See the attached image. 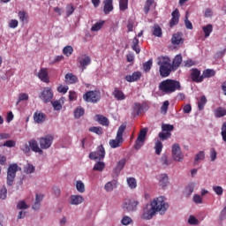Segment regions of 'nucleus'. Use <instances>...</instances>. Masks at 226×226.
Masks as SVG:
<instances>
[{
    "instance_id": "obj_14",
    "label": "nucleus",
    "mask_w": 226,
    "mask_h": 226,
    "mask_svg": "<svg viewBox=\"0 0 226 226\" xmlns=\"http://www.w3.org/2000/svg\"><path fill=\"white\" fill-rule=\"evenodd\" d=\"M78 63L79 64V68L82 69V72L91 64V57L87 55H81L78 57Z\"/></svg>"
},
{
    "instance_id": "obj_18",
    "label": "nucleus",
    "mask_w": 226,
    "mask_h": 226,
    "mask_svg": "<svg viewBox=\"0 0 226 226\" xmlns=\"http://www.w3.org/2000/svg\"><path fill=\"white\" fill-rule=\"evenodd\" d=\"M142 77V72H134L131 75L125 76V80L127 82H137L138 80H140V78Z\"/></svg>"
},
{
    "instance_id": "obj_63",
    "label": "nucleus",
    "mask_w": 226,
    "mask_h": 226,
    "mask_svg": "<svg viewBox=\"0 0 226 226\" xmlns=\"http://www.w3.org/2000/svg\"><path fill=\"white\" fill-rule=\"evenodd\" d=\"M121 222L123 225H130L132 219L129 216H124Z\"/></svg>"
},
{
    "instance_id": "obj_42",
    "label": "nucleus",
    "mask_w": 226,
    "mask_h": 226,
    "mask_svg": "<svg viewBox=\"0 0 226 226\" xmlns=\"http://www.w3.org/2000/svg\"><path fill=\"white\" fill-rule=\"evenodd\" d=\"M104 169H105V162H98L94 166V170H97L98 172H103Z\"/></svg>"
},
{
    "instance_id": "obj_34",
    "label": "nucleus",
    "mask_w": 226,
    "mask_h": 226,
    "mask_svg": "<svg viewBox=\"0 0 226 226\" xmlns=\"http://www.w3.org/2000/svg\"><path fill=\"white\" fill-rule=\"evenodd\" d=\"M86 110L84 109V108L79 106L74 110V117L76 119H80V117H82V116H84Z\"/></svg>"
},
{
    "instance_id": "obj_11",
    "label": "nucleus",
    "mask_w": 226,
    "mask_h": 226,
    "mask_svg": "<svg viewBox=\"0 0 226 226\" xmlns=\"http://www.w3.org/2000/svg\"><path fill=\"white\" fill-rule=\"evenodd\" d=\"M89 158L90 160H103L105 158V148L103 145L99 146L97 152H91Z\"/></svg>"
},
{
    "instance_id": "obj_6",
    "label": "nucleus",
    "mask_w": 226,
    "mask_h": 226,
    "mask_svg": "<svg viewBox=\"0 0 226 226\" xmlns=\"http://www.w3.org/2000/svg\"><path fill=\"white\" fill-rule=\"evenodd\" d=\"M174 132V126L170 124H162V132H159L158 137L160 140H168L172 137V132Z\"/></svg>"
},
{
    "instance_id": "obj_47",
    "label": "nucleus",
    "mask_w": 226,
    "mask_h": 226,
    "mask_svg": "<svg viewBox=\"0 0 226 226\" xmlns=\"http://www.w3.org/2000/svg\"><path fill=\"white\" fill-rule=\"evenodd\" d=\"M89 132H92V133H96V135H102L103 128L93 126L89 128Z\"/></svg>"
},
{
    "instance_id": "obj_10",
    "label": "nucleus",
    "mask_w": 226,
    "mask_h": 226,
    "mask_svg": "<svg viewBox=\"0 0 226 226\" xmlns=\"http://www.w3.org/2000/svg\"><path fill=\"white\" fill-rule=\"evenodd\" d=\"M41 100L44 102V103H49V102H52V98H54V93H52V88L45 87L40 95Z\"/></svg>"
},
{
    "instance_id": "obj_25",
    "label": "nucleus",
    "mask_w": 226,
    "mask_h": 226,
    "mask_svg": "<svg viewBox=\"0 0 226 226\" xmlns=\"http://www.w3.org/2000/svg\"><path fill=\"white\" fill-rule=\"evenodd\" d=\"M84 202V197L81 195H72L70 204L72 206H79V204H82Z\"/></svg>"
},
{
    "instance_id": "obj_15",
    "label": "nucleus",
    "mask_w": 226,
    "mask_h": 226,
    "mask_svg": "<svg viewBox=\"0 0 226 226\" xmlns=\"http://www.w3.org/2000/svg\"><path fill=\"white\" fill-rule=\"evenodd\" d=\"M191 79H192V82H196V83H200L204 80L203 76L200 75V70H199L197 68L192 69Z\"/></svg>"
},
{
    "instance_id": "obj_7",
    "label": "nucleus",
    "mask_w": 226,
    "mask_h": 226,
    "mask_svg": "<svg viewBox=\"0 0 226 226\" xmlns=\"http://www.w3.org/2000/svg\"><path fill=\"white\" fill-rule=\"evenodd\" d=\"M19 170V165L11 164L8 168L7 171V185L11 186L15 181L17 171Z\"/></svg>"
},
{
    "instance_id": "obj_55",
    "label": "nucleus",
    "mask_w": 226,
    "mask_h": 226,
    "mask_svg": "<svg viewBox=\"0 0 226 226\" xmlns=\"http://www.w3.org/2000/svg\"><path fill=\"white\" fill-rule=\"evenodd\" d=\"M213 190L216 195H223V188L220 185L213 186Z\"/></svg>"
},
{
    "instance_id": "obj_56",
    "label": "nucleus",
    "mask_w": 226,
    "mask_h": 226,
    "mask_svg": "<svg viewBox=\"0 0 226 226\" xmlns=\"http://www.w3.org/2000/svg\"><path fill=\"white\" fill-rule=\"evenodd\" d=\"M9 27L11 29H16V27H19V20L11 19L10 22H9Z\"/></svg>"
},
{
    "instance_id": "obj_21",
    "label": "nucleus",
    "mask_w": 226,
    "mask_h": 226,
    "mask_svg": "<svg viewBox=\"0 0 226 226\" xmlns=\"http://www.w3.org/2000/svg\"><path fill=\"white\" fill-rule=\"evenodd\" d=\"M112 95L117 100V102H123V100H126V95H124V93H123L121 89L117 87L114 88Z\"/></svg>"
},
{
    "instance_id": "obj_38",
    "label": "nucleus",
    "mask_w": 226,
    "mask_h": 226,
    "mask_svg": "<svg viewBox=\"0 0 226 226\" xmlns=\"http://www.w3.org/2000/svg\"><path fill=\"white\" fill-rule=\"evenodd\" d=\"M116 180L108 182L105 185H104V190H106V192H112V190H114V188H116Z\"/></svg>"
},
{
    "instance_id": "obj_51",
    "label": "nucleus",
    "mask_w": 226,
    "mask_h": 226,
    "mask_svg": "<svg viewBox=\"0 0 226 226\" xmlns=\"http://www.w3.org/2000/svg\"><path fill=\"white\" fill-rule=\"evenodd\" d=\"M103 24H105V21L95 23L91 27V31H100V29H102V27H103Z\"/></svg>"
},
{
    "instance_id": "obj_3",
    "label": "nucleus",
    "mask_w": 226,
    "mask_h": 226,
    "mask_svg": "<svg viewBox=\"0 0 226 226\" xmlns=\"http://www.w3.org/2000/svg\"><path fill=\"white\" fill-rule=\"evenodd\" d=\"M158 65L160 66L159 73L162 79L169 77L172 73V70H174L172 64H170V58L169 57L163 56L159 58Z\"/></svg>"
},
{
    "instance_id": "obj_64",
    "label": "nucleus",
    "mask_w": 226,
    "mask_h": 226,
    "mask_svg": "<svg viewBox=\"0 0 226 226\" xmlns=\"http://www.w3.org/2000/svg\"><path fill=\"white\" fill-rule=\"evenodd\" d=\"M18 209H27L29 206L26 204L24 201H19L17 205Z\"/></svg>"
},
{
    "instance_id": "obj_20",
    "label": "nucleus",
    "mask_w": 226,
    "mask_h": 226,
    "mask_svg": "<svg viewBox=\"0 0 226 226\" xmlns=\"http://www.w3.org/2000/svg\"><path fill=\"white\" fill-rule=\"evenodd\" d=\"M46 119H47V115H45V113L36 111L34 114V120L35 123H37V124H41V123H45Z\"/></svg>"
},
{
    "instance_id": "obj_4",
    "label": "nucleus",
    "mask_w": 226,
    "mask_h": 226,
    "mask_svg": "<svg viewBox=\"0 0 226 226\" xmlns=\"http://www.w3.org/2000/svg\"><path fill=\"white\" fill-rule=\"evenodd\" d=\"M124 130H126V125L125 124L120 125L117 130L116 139L109 140V146L112 149H116L117 147H121L123 142H124V139H123V133H124Z\"/></svg>"
},
{
    "instance_id": "obj_9",
    "label": "nucleus",
    "mask_w": 226,
    "mask_h": 226,
    "mask_svg": "<svg viewBox=\"0 0 226 226\" xmlns=\"http://www.w3.org/2000/svg\"><path fill=\"white\" fill-rule=\"evenodd\" d=\"M52 142H54V136L46 135L39 139V144L41 149H49L50 146H52Z\"/></svg>"
},
{
    "instance_id": "obj_16",
    "label": "nucleus",
    "mask_w": 226,
    "mask_h": 226,
    "mask_svg": "<svg viewBox=\"0 0 226 226\" xmlns=\"http://www.w3.org/2000/svg\"><path fill=\"white\" fill-rule=\"evenodd\" d=\"M38 78L41 82H45V84H49L50 82V78L49 77V69L41 68L38 72Z\"/></svg>"
},
{
    "instance_id": "obj_27",
    "label": "nucleus",
    "mask_w": 226,
    "mask_h": 226,
    "mask_svg": "<svg viewBox=\"0 0 226 226\" xmlns=\"http://www.w3.org/2000/svg\"><path fill=\"white\" fill-rule=\"evenodd\" d=\"M65 82L67 84H77V82H79V78L73 73H67L65 75Z\"/></svg>"
},
{
    "instance_id": "obj_57",
    "label": "nucleus",
    "mask_w": 226,
    "mask_h": 226,
    "mask_svg": "<svg viewBox=\"0 0 226 226\" xmlns=\"http://www.w3.org/2000/svg\"><path fill=\"white\" fill-rule=\"evenodd\" d=\"M7 193H8V189H6V186L2 187L0 191V199L4 200V199H6Z\"/></svg>"
},
{
    "instance_id": "obj_39",
    "label": "nucleus",
    "mask_w": 226,
    "mask_h": 226,
    "mask_svg": "<svg viewBox=\"0 0 226 226\" xmlns=\"http://www.w3.org/2000/svg\"><path fill=\"white\" fill-rule=\"evenodd\" d=\"M215 116V117H223V116H226V109L222 107L217 108Z\"/></svg>"
},
{
    "instance_id": "obj_23",
    "label": "nucleus",
    "mask_w": 226,
    "mask_h": 226,
    "mask_svg": "<svg viewBox=\"0 0 226 226\" xmlns=\"http://www.w3.org/2000/svg\"><path fill=\"white\" fill-rule=\"evenodd\" d=\"M29 146L34 153H39V154H43V150L40 148V147L38 146V141H36V139L30 140Z\"/></svg>"
},
{
    "instance_id": "obj_31",
    "label": "nucleus",
    "mask_w": 226,
    "mask_h": 226,
    "mask_svg": "<svg viewBox=\"0 0 226 226\" xmlns=\"http://www.w3.org/2000/svg\"><path fill=\"white\" fill-rule=\"evenodd\" d=\"M41 200H43V194H36L35 202L33 206V209H34V211H38V209H40Z\"/></svg>"
},
{
    "instance_id": "obj_43",
    "label": "nucleus",
    "mask_w": 226,
    "mask_h": 226,
    "mask_svg": "<svg viewBox=\"0 0 226 226\" xmlns=\"http://www.w3.org/2000/svg\"><path fill=\"white\" fill-rule=\"evenodd\" d=\"M195 190V185L190 184L185 187V195L186 197H190L192 193H193V191Z\"/></svg>"
},
{
    "instance_id": "obj_8",
    "label": "nucleus",
    "mask_w": 226,
    "mask_h": 226,
    "mask_svg": "<svg viewBox=\"0 0 226 226\" xmlns=\"http://www.w3.org/2000/svg\"><path fill=\"white\" fill-rule=\"evenodd\" d=\"M146 137H147V128H143L140 130L138 138L135 141V149H140V147L144 146V142H146Z\"/></svg>"
},
{
    "instance_id": "obj_59",
    "label": "nucleus",
    "mask_w": 226,
    "mask_h": 226,
    "mask_svg": "<svg viewBox=\"0 0 226 226\" xmlns=\"http://www.w3.org/2000/svg\"><path fill=\"white\" fill-rule=\"evenodd\" d=\"M51 103L55 110H61V109H63V106L61 105V102H59V101H55V102H52Z\"/></svg>"
},
{
    "instance_id": "obj_49",
    "label": "nucleus",
    "mask_w": 226,
    "mask_h": 226,
    "mask_svg": "<svg viewBox=\"0 0 226 226\" xmlns=\"http://www.w3.org/2000/svg\"><path fill=\"white\" fill-rule=\"evenodd\" d=\"M154 4V0H147L144 11L146 14L149 13V10H151V6Z\"/></svg>"
},
{
    "instance_id": "obj_41",
    "label": "nucleus",
    "mask_w": 226,
    "mask_h": 226,
    "mask_svg": "<svg viewBox=\"0 0 226 226\" xmlns=\"http://www.w3.org/2000/svg\"><path fill=\"white\" fill-rule=\"evenodd\" d=\"M151 68H153V59H149L148 61L143 64L144 72H151Z\"/></svg>"
},
{
    "instance_id": "obj_29",
    "label": "nucleus",
    "mask_w": 226,
    "mask_h": 226,
    "mask_svg": "<svg viewBox=\"0 0 226 226\" xmlns=\"http://www.w3.org/2000/svg\"><path fill=\"white\" fill-rule=\"evenodd\" d=\"M159 185L162 188H165L169 185V176L167 174H162L159 178Z\"/></svg>"
},
{
    "instance_id": "obj_48",
    "label": "nucleus",
    "mask_w": 226,
    "mask_h": 226,
    "mask_svg": "<svg viewBox=\"0 0 226 226\" xmlns=\"http://www.w3.org/2000/svg\"><path fill=\"white\" fill-rule=\"evenodd\" d=\"M127 8H128V0H119L120 11H126Z\"/></svg>"
},
{
    "instance_id": "obj_58",
    "label": "nucleus",
    "mask_w": 226,
    "mask_h": 226,
    "mask_svg": "<svg viewBox=\"0 0 226 226\" xmlns=\"http://www.w3.org/2000/svg\"><path fill=\"white\" fill-rule=\"evenodd\" d=\"M192 201L194 202V204H202V198L200 195L199 194H195L192 198Z\"/></svg>"
},
{
    "instance_id": "obj_26",
    "label": "nucleus",
    "mask_w": 226,
    "mask_h": 226,
    "mask_svg": "<svg viewBox=\"0 0 226 226\" xmlns=\"http://www.w3.org/2000/svg\"><path fill=\"white\" fill-rule=\"evenodd\" d=\"M152 34L154 36H156L157 38H162V36H163V32L162 31V27H160V25H154L152 28Z\"/></svg>"
},
{
    "instance_id": "obj_40",
    "label": "nucleus",
    "mask_w": 226,
    "mask_h": 226,
    "mask_svg": "<svg viewBox=\"0 0 226 226\" xmlns=\"http://www.w3.org/2000/svg\"><path fill=\"white\" fill-rule=\"evenodd\" d=\"M155 154H162V150L163 149V144L162 141L157 140L154 145Z\"/></svg>"
},
{
    "instance_id": "obj_35",
    "label": "nucleus",
    "mask_w": 226,
    "mask_h": 226,
    "mask_svg": "<svg viewBox=\"0 0 226 226\" xmlns=\"http://www.w3.org/2000/svg\"><path fill=\"white\" fill-rule=\"evenodd\" d=\"M206 103H207V98H206V95H203L200 98V101L198 102L199 110H204V107H206Z\"/></svg>"
},
{
    "instance_id": "obj_37",
    "label": "nucleus",
    "mask_w": 226,
    "mask_h": 226,
    "mask_svg": "<svg viewBox=\"0 0 226 226\" xmlns=\"http://www.w3.org/2000/svg\"><path fill=\"white\" fill-rule=\"evenodd\" d=\"M127 185L131 190H135L137 188V180L134 177L127 178Z\"/></svg>"
},
{
    "instance_id": "obj_33",
    "label": "nucleus",
    "mask_w": 226,
    "mask_h": 226,
    "mask_svg": "<svg viewBox=\"0 0 226 226\" xmlns=\"http://www.w3.org/2000/svg\"><path fill=\"white\" fill-rule=\"evenodd\" d=\"M202 31L205 34V38H209L211 33H213V25L208 24L202 27Z\"/></svg>"
},
{
    "instance_id": "obj_30",
    "label": "nucleus",
    "mask_w": 226,
    "mask_h": 226,
    "mask_svg": "<svg viewBox=\"0 0 226 226\" xmlns=\"http://www.w3.org/2000/svg\"><path fill=\"white\" fill-rule=\"evenodd\" d=\"M96 120L102 126H109L110 124V122H109V118H107V117H103L102 115H96Z\"/></svg>"
},
{
    "instance_id": "obj_53",
    "label": "nucleus",
    "mask_w": 226,
    "mask_h": 226,
    "mask_svg": "<svg viewBox=\"0 0 226 226\" xmlns=\"http://www.w3.org/2000/svg\"><path fill=\"white\" fill-rule=\"evenodd\" d=\"M27 100H29V95L26 93H21L19 95L18 103H20V102H24Z\"/></svg>"
},
{
    "instance_id": "obj_46",
    "label": "nucleus",
    "mask_w": 226,
    "mask_h": 226,
    "mask_svg": "<svg viewBox=\"0 0 226 226\" xmlns=\"http://www.w3.org/2000/svg\"><path fill=\"white\" fill-rule=\"evenodd\" d=\"M63 54L67 57H70L72 54H73V47L72 46H65L63 49Z\"/></svg>"
},
{
    "instance_id": "obj_19",
    "label": "nucleus",
    "mask_w": 226,
    "mask_h": 226,
    "mask_svg": "<svg viewBox=\"0 0 226 226\" xmlns=\"http://www.w3.org/2000/svg\"><path fill=\"white\" fill-rule=\"evenodd\" d=\"M184 41L185 40H183V34L181 32L174 34L171 38L172 45H181V43H184Z\"/></svg>"
},
{
    "instance_id": "obj_12",
    "label": "nucleus",
    "mask_w": 226,
    "mask_h": 226,
    "mask_svg": "<svg viewBox=\"0 0 226 226\" xmlns=\"http://www.w3.org/2000/svg\"><path fill=\"white\" fill-rule=\"evenodd\" d=\"M172 155L175 162H181L183 158H185L183 152H181V147H179V144L176 143L172 146Z\"/></svg>"
},
{
    "instance_id": "obj_2",
    "label": "nucleus",
    "mask_w": 226,
    "mask_h": 226,
    "mask_svg": "<svg viewBox=\"0 0 226 226\" xmlns=\"http://www.w3.org/2000/svg\"><path fill=\"white\" fill-rule=\"evenodd\" d=\"M158 89L163 94H172L176 91H181V83L176 79H167L159 83Z\"/></svg>"
},
{
    "instance_id": "obj_61",
    "label": "nucleus",
    "mask_w": 226,
    "mask_h": 226,
    "mask_svg": "<svg viewBox=\"0 0 226 226\" xmlns=\"http://www.w3.org/2000/svg\"><path fill=\"white\" fill-rule=\"evenodd\" d=\"M69 100H70V102H75L77 100V92L70 91L69 92Z\"/></svg>"
},
{
    "instance_id": "obj_17",
    "label": "nucleus",
    "mask_w": 226,
    "mask_h": 226,
    "mask_svg": "<svg viewBox=\"0 0 226 226\" xmlns=\"http://www.w3.org/2000/svg\"><path fill=\"white\" fill-rule=\"evenodd\" d=\"M171 19L170 21V27H174L179 24V10L176 9L171 13Z\"/></svg>"
},
{
    "instance_id": "obj_32",
    "label": "nucleus",
    "mask_w": 226,
    "mask_h": 226,
    "mask_svg": "<svg viewBox=\"0 0 226 226\" xmlns=\"http://www.w3.org/2000/svg\"><path fill=\"white\" fill-rule=\"evenodd\" d=\"M216 75V72L213 69H207L203 71L202 77L203 80L205 79H211V77H215Z\"/></svg>"
},
{
    "instance_id": "obj_54",
    "label": "nucleus",
    "mask_w": 226,
    "mask_h": 226,
    "mask_svg": "<svg viewBox=\"0 0 226 226\" xmlns=\"http://www.w3.org/2000/svg\"><path fill=\"white\" fill-rule=\"evenodd\" d=\"M221 135L222 138L223 142H226V122H224L221 128Z\"/></svg>"
},
{
    "instance_id": "obj_36",
    "label": "nucleus",
    "mask_w": 226,
    "mask_h": 226,
    "mask_svg": "<svg viewBox=\"0 0 226 226\" xmlns=\"http://www.w3.org/2000/svg\"><path fill=\"white\" fill-rule=\"evenodd\" d=\"M133 110L135 114H137V116H140V114H142V111L144 110V107H142V104H140L139 102H136L134 103Z\"/></svg>"
},
{
    "instance_id": "obj_60",
    "label": "nucleus",
    "mask_w": 226,
    "mask_h": 226,
    "mask_svg": "<svg viewBox=\"0 0 226 226\" xmlns=\"http://www.w3.org/2000/svg\"><path fill=\"white\" fill-rule=\"evenodd\" d=\"M68 89H69L68 86L63 87V85H60L57 87L58 93H63L64 94H66V93H68Z\"/></svg>"
},
{
    "instance_id": "obj_62",
    "label": "nucleus",
    "mask_w": 226,
    "mask_h": 226,
    "mask_svg": "<svg viewBox=\"0 0 226 226\" xmlns=\"http://www.w3.org/2000/svg\"><path fill=\"white\" fill-rule=\"evenodd\" d=\"M4 147H15V141L14 140H7L3 144Z\"/></svg>"
},
{
    "instance_id": "obj_13",
    "label": "nucleus",
    "mask_w": 226,
    "mask_h": 226,
    "mask_svg": "<svg viewBox=\"0 0 226 226\" xmlns=\"http://www.w3.org/2000/svg\"><path fill=\"white\" fill-rule=\"evenodd\" d=\"M137 206H139V201L135 200H125L123 207L127 213H130L131 211H135Z\"/></svg>"
},
{
    "instance_id": "obj_22",
    "label": "nucleus",
    "mask_w": 226,
    "mask_h": 226,
    "mask_svg": "<svg viewBox=\"0 0 226 226\" xmlns=\"http://www.w3.org/2000/svg\"><path fill=\"white\" fill-rule=\"evenodd\" d=\"M113 0H104L103 12L105 15H109L112 10H114Z\"/></svg>"
},
{
    "instance_id": "obj_50",
    "label": "nucleus",
    "mask_w": 226,
    "mask_h": 226,
    "mask_svg": "<svg viewBox=\"0 0 226 226\" xmlns=\"http://www.w3.org/2000/svg\"><path fill=\"white\" fill-rule=\"evenodd\" d=\"M204 158H206V154H204V151H200L194 159L195 163H197V162H201L202 160H204Z\"/></svg>"
},
{
    "instance_id": "obj_44",
    "label": "nucleus",
    "mask_w": 226,
    "mask_h": 226,
    "mask_svg": "<svg viewBox=\"0 0 226 226\" xmlns=\"http://www.w3.org/2000/svg\"><path fill=\"white\" fill-rule=\"evenodd\" d=\"M76 188L79 193H84L86 192V185L80 180L77 181Z\"/></svg>"
},
{
    "instance_id": "obj_1",
    "label": "nucleus",
    "mask_w": 226,
    "mask_h": 226,
    "mask_svg": "<svg viewBox=\"0 0 226 226\" xmlns=\"http://www.w3.org/2000/svg\"><path fill=\"white\" fill-rule=\"evenodd\" d=\"M169 209V203L165 202V197L160 196L156 199H154L150 204H147L143 208V213L140 216L141 220H152L153 216L156 213L160 215H165V211Z\"/></svg>"
},
{
    "instance_id": "obj_52",
    "label": "nucleus",
    "mask_w": 226,
    "mask_h": 226,
    "mask_svg": "<svg viewBox=\"0 0 226 226\" xmlns=\"http://www.w3.org/2000/svg\"><path fill=\"white\" fill-rule=\"evenodd\" d=\"M169 105H170V103L169 102V101H165L162 104V106L161 107V112L162 114H167V110H169Z\"/></svg>"
},
{
    "instance_id": "obj_45",
    "label": "nucleus",
    "mask_w": 226,
    "mask_h": 226,
    "mask_svg": "<svg viewBox=\"0 0 226 226\" xmlns=\"http://www.w3.org/2000/svg\"><path fill=\"white\" fill-rule=\"evenodd\" d=\"M74 11H75V7L72 5V4H67L65 8L66 16L70 17L71 15H73Z\"/></svg>"
},
{
    "instance_id": "obj_5",
    "label": "nucleus",
    "mask_w": 226,
    "mask_h": 226,
    "mask_svg": "<svg viewBox=\"0 0 226 226\" xmlns=\"http://www.w3.org/2000/svg\"><path fill=\"white\" fill-rule=\"evenodd\" d=\"M102 98V93L100 90L88 91L83 94V100L87 103H98Z\"/></svg>"
},
{
    "instance_id": "obj_24",
    "label": "nucleus",
    "mask_w": 226,
    "mask_h": 226,
    "mask_svg": "<svg viewBox=\"0 0 226 226\" xmlns=\"http://www.w3.org/2000/svg\"><path fill=\"white\" fill-rule=\"evenodd\" d=\"M183 63V56L177 55L172 62L171 67H173V71L176 72L179 66H181V64Z\"/></svg>"
},
{
    "instance_id": "obj_28",
    "label": "nucleus",
    "mask_w": 226,
    "mask_h": 226,
    "mask_svg": "<svg viewBox=\"0 0 226 226\" xmlns=\"http://www.w3.org/2000/svg\"><path fill=\"white\" fill-rule=\"evenodd\" d=\"M18 17L20 22H23L25 24H27V22H29V14H27V12H26L25 11H19L18 12Z\"/></svg>"
}]
</instances>
